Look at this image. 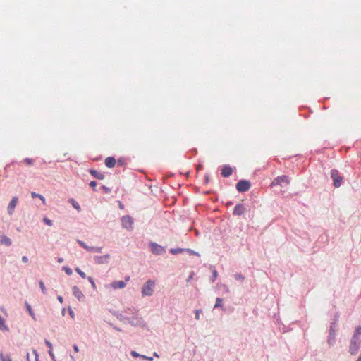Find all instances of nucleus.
<instances>
[{
  "label": "nucleus",
  "instance_id": "obj_5",
  "mask_svg": "<svg viewBox=\"0 0 361 361\" xmlns=\"http://www.w3.org/2000/svg\"><path fill=\"white\" fill-rule=\"evenodd\" d=\"M251 187V183L245 179L240 180L235 185L236 190L238 192L243 193L248 191Z\"/></svg>",
  "mask_w": 361,
  "mask_h": 361
},
{
  "label": "nucleus",
  "instance_id": "obj_43",
  "mask_svg": "<svg viewBox=\"0 0 361 361\" xmlns=\"http://www.w3.org/2000/svg\"><path fill=\"white\" fill-rule=\"evenodd\" d=\"M44 343L49 348V350H52L53 349L52 344H51V343L49 340L45 339L44 340Z\"/></svg>",
  "mask_w": 361,
  "mask_h": 361
},
{
  "label": "nucleus",
  "instance_id": "obj_54",
  "mask_svg": "<svg viewBox=\"0 0 361 361\" xmlns=\"http://www.w3.org/2000/svg\"><path fill=\"white\" fill-rule=\"evenodd\" d=\"M22 261H23V262H25V263L27 262H28V258H27V256H23V257H22Z\"/></svg>",
  "mask_w": 361,
  "mask_h": 361
},
{
  "label": "nucleus",
  "instance_id": "obj_1",
  "mask_svg": "<svg viewBox=\"0 0 361 361\" xmlns=\"http://www.w3.org/2000/svg\"><path fill=\"white\" fill-rule=\"evenodd\" d=\"M155 286V281L149 279L142 286L141 293L142 296H152L154 293V288Z\"/></svg>",
  "mask_w": 361,
  "mask_h": 361
},
{
  "label": "nucleus",
  "instance_id": "obj_23",
  "mask_svg": "<svg viewBox=\"0 0 361 361\" xmlns=\"http://www.w3.org/2000/svg\"><path fill=\"white\" fill-rule=\"evenodd\" d=\"M31 197H32V198L38 197V198H39L40 200H42V203H43L44 204H45V201H46V200H45V198H44V197L43 195H40V194H37V193H36L35 192H31Z\"/></svg>",
  "mask_w": 361,
  "mask_h": 361
},
{
  "label": "nucleus",
  "instance_id": "obj_19",
  "mask_svg": "<svg viewBox=\"0 0 361 361\" xmlns=\"http://www.w3.org/2000/svg\"><path fill=\"white\" fill-rule=\"evenodd\" d=\"M25 308L26 310H27L29 314L30 315V317L34 319V320H36V317H35V312L31 307V305L27 302L25 301Z\"/></svg>",
  "mask_w": 361,
  "mask_h": 361
},
{
  "label": "nucleus",
  "instance_id": "obj_53",
  "mask_svg": "<svg viewBox=\"0 0 361 361\" xmlns=\"http://www.w3.org/2000/svg\"><path fill=\"white\" fill-rule=\"evenodd\" d=\"M57 300H59V302L60 303H63V298L61 295L57 296Z\"/></svg>",
  "mask_w": 361,
  "mask_h": 361
},
{
  "label": "nucleus",
  "instance_id": "obj_2",
  "mask_svg": "<svg viewBox=\"0 0 361 361\" xmlns=\"http://www.w3.org/2000/svg\"><path fill=\"white\" fill-rule=\"evenodd\" d=\"M361 346V339L360 337L356 336V335H353L349 346V353L352 355H355L357 353L360 348Z\"/></svg>",
  "mask_w": 361,
  "mask_h": 361
},
{
  "label": "nucleus",
  "instance_id": "obj_55",
  "mask_svg": "<svg viewBox=\"0 0 361 361\" xmlns=\"http://www.w3.org/2000/svg\"><path fill=\"white\" fill-rule=\"evenodd\" d=\"M15 163H16V161H12L11 163H10V164H7V165L5 166V169H5V170H7V169L11 166V165H12V164H15Z\"/></svg>",
  "mask_w": 361,
  "mask_h": 361
},
{
  "label": "nucleus",
  "instance_id": "obj_38",
  "mask_svg": "<svg viewBox=\"0 0 361 361\" xmlns=\"http://www.w3.org/2000/svg\"><path fill=\"white\" fill-rule=\"evenodd\" d=\"M23 161H24L26 164L30 165V166L32 165V164H33V163H34V160H33L32 159H31V158H25V159L23 160Z\"/></svg>",
  "mask_w": 361,
  "mask_h": 361
},
{
  "label": "nucleus",
  "instance_id": "obj_32",
  "mask_svg": "<svg viewBox=\"0 0 361 361\" xmlns=\"http://www.w3.org/2000/svg\"><path fill=\"white\" fill-rule=\"evenodd\" d=\"M234 278L236 281H243L245 279V276L241 274L240 273H236L234 274Z\"/></svg>",
  "mask_w": 361,
  "mask_h": 361
},
{
  "label": "nucleus",
  "instance_id": "obj_27",
  "mask_svg": "<svg viewBox=\"0 0 361 361\" xmlns=\"http://www.w3.org/2000/svg\"><path fill=\"white\" fill-rule=\"evenodd\" d=\"M184 252H188L190 255L200 256V254L197 252H195L190 248H184Z\"/></svg>",
  "mask_w": 361,
  "mask_h": 361
},
{
  "label": "nucleus",
  "instance_id": "obj_45",
  "mask_svg": "<svg viewBox=\"0 0 361 361\" xmlns=\"http://www.w3.org/2000/svg\"><path fill=\"white\" fill-rule=\"evenodd\" d=\"M202 310L200 309V310H195V319H200V314L202 312Z\"/></svg>",
  "mask_w": 361,
  "mask_h": 361
},
{
  "label": "nucleus",
  "instance_id": "obj_58",
  "mask_svg": "<svg viewBox=\"0 0 361 361\" xmlns=\"http://www.w3.org/2000/svg\"><path fill=\"white\" fill-rule=\"evenodd\" d=\"M84 249L86 250L88 252H90L91 246H89V245H86V246L85 247Z\"/></svg>",
  "mask_w": 361,
  "mask_h": 361
},
{
  "label": "nucleus",
  "instance_id": "obj_26",
  "mask_svg": "<svg viewBox=\"0 0 361 361\" xmlns=\"http://www.w3.org/2000/svg\"><path fill=\"white\" fill-rule=\"evenodd\" d=\"M0 360L1 361H12L9 355H4L3 353H0Z\"/></svg>",
  "mask_w": 361,
  "mask_h": 361
},
{
  "label": "nucleus",
  "instance_id": "obj_6",
  "mask_svg": "<svg viewBox=\"0 0 361 361\" xmlns=\"http://www.w3.org/2000/svg\"><path fill=\"white\" fill-rule=\"evenodd\" d=\"M290 183V178L288 176L282 175L280 176H277L274 179L272 183H271V187H274L275 185H279L281 186H283L288 185Z\"/></svg>",
  "mask_w": 361,
  "mask_h": 361
},
{
  "label": "nucleus",
  "instance_id": "obj_12",
  "mask_svg": "<svg viewBox=\"0 0 361 361\" xmlns=\"http://www.w3.org/2000/svg\"><path fill=\"white\" fill-rule=\"evenodd\" d=\"M232 173L233 169L230 165L226 164L223 166V168L221 169V176L223 177L228 178L232 175Z\"/></svg>",
  "mask_w": 361,
  "mask_h": 361
},
{
  "label": "nucleus",
  "instance_id": "obj_29",
  "mask_svg": "<svg viewBox=\"0 0 361 361\" xmlns=\"http://www.w3.org/2000/svg\"><path fill=\"white\" fill-rule=\"evenodd\" d=\"M75 271L80 275V276L82 279H87V276L84 271H82L79 267H76L75 269Z\"/></svg>",
  "mask_w": 361,
  "mask_h": 361
},
{
  "label": "nucleus",
  "instance_id": "obj_60",
  "mask_svg": "<svg viewBox=\"0 0 361 361\" xmlns=\"http://www.w3.org/2000/svg\"><path fill=\"white\" fill-rule=\"evenodd\" d=\"M114 329H116V331H121V329H120L119 327L116 326H113Z\"/></svg>",
  "mask_w": 361,
  "mask_h": 361
},
{
  "label": "nucleus",
  "instance_id": "obj_7",
  "mask_svg": "<svg viewBox=\"0 0 361 361\" xmlns=\"http://www.w3.org/2000/svg\"><path fill=\"white\" fill-rule=\"evenodd\" d=\"M149 247L151 248V252L156 255H162L166 252V249L164 247L157 244V243L151 242L149 243Z\"/></svg>",
  "mask_w": 361,
  "mask_h": 361
},
{
  "label": "nucleus",
  "instance_id": "obj_42",
  "mask_svg": "<svg viewBox=\"0 0 361 361\" xmlns=\"http://www.w3.org/2000/svg\"><path fill=\"white\" fill-rule=\"evenodd\" d=\"M353 335H356V336H358L361 335V326H358L354 332Z\"/></svg>",
  "mask_w": 361,
  "mask_h": 361
},
{
  "label": "nucleus",
  "instance_id": "obj_22",
  "mask_svg": "<svg viewBox=\"0 0 361 361\" xmlns=\"http://www.w3.org/2000/svg\"><path fill=\"white\" fill-rule=\"evenodd\" d=\"M116 163L119 166H125L127 164V159L125 157H119Z\"/></svg>",
  "mask_w": 361,
  "mask_h": 361
},
{
  "label": "nucleus",
  "instance_id": "obj_46",
  "mask_svg": "<svg viewBox=\"0 0 361 361\" xmlns=\"http://www.w3.org/2000/svg\"><path fill=\"white\" fill-rule=\"evenodd\" d=\"M77 243H78V245H79L81 247H82V248H85V246H86V245H87L84 241H82V240H77Z\"/></svg>",
  "mask_w": 361,
  "mask_h": 361
},
{
  "label": "nucleus",
  "instance_id": "obj_14",
  "mask_svg": "<svg viewBox=\"0 0 361 361\" xmlns=\"http://www.w3.org/2000/svg\"><path fill=\"white\" fill-rule=\"evenodd\" d=\"M112 314L114 316H115L118 319H119L120 321L124 322V323H126L127 322V319H128V317L125 315L123 314V312H118V311H114L112 312Z\"/></svg>",
  "mask_w": 361,
  "mask_h": 361
},
{
  "label": "nucleus",
  "instance_id": "obj_49",
  "mask_svg": "<svg viewBox=\"0 0 361 361\" xmlns=\"http://www.w3.org/2000/svg\"><path fill=\"white\" fill-rule=\"evenodd\" d=\"M124 313L135 314L137 312L135 311H133V310H131V309L128 308V310H125Z\"/></svg>",
  "mask_w": 361,
  "mask_h": 361
},
{
  "label": "nucleus",
  "instance_id": "obj_64",
  "mask_svg": "<svg viewBox=\"0 0 361 361\" xmlns=\"http://www.w3.org/2000/svg\"><path fill=\"white\" fill-rule=\"evenodd\" d=\"M202 168V165H199L197 167V170L199 171V170H201Z\"/></svg>",
  "mask_w": 361,
  "mask_h": 361
},
{
  "label": "nucleus",
  "instance_id": "obj_57",
  "mask_svg": "<svg viewBox=\"0 0 361 361\" xmlns=\"http://www.w3.org/2000/svg\"><path fill=\"white\" fill-rule=\"evenodd\" d=\"M233 202L232 201H228L226 203V206L228 207L229 206H231L233 204Z\"/></svg>",
  "mask_w": 361,
  "mask_h": 361
},
{
  "label": "nucleus",
  "instance_id": "obj_52",
  "mask_svg": "<svg viewBox=\"0 0 361 361\" xmlns=\"http://www.w3.org/2000/svg\"><path fill=\"white\" fill-rule=\"evenodd\" d=\"M73 350H74L75 353H78V352H79L78 346L76 344H73Z\"/></svg>",
  "mask_w": 361,
  "mask_h": 361
},
{
  "label": "nucleus",
  "instance_id": "obj_63",
  "mask_svg": "<svg viewBox=\"0 0 361 361\" xmlns=\"http://www.w3.org/2000/svg\"><path fill=\"white\" fill-rule=\"evenodd\" d=\"M70 357H71V360H72V361H75V357H74V356H73V355H70Z\"/></svg>",
  "mask_w": 361,
  "mask_h": 361
},
{
  "label": "nucleus",
  "instance_id": "obj_16",
  "mask_svg": "<svg viewBox=\"0 0 361 361\" xmlns=\"http://www.w3.org/2000/svg\"><path fill=\"white\" fill-rule=\"evenodd\" d=\"M104 163L106 167L113 168L116 163V160L114 157L110 156L106 158Z\"/></svg>",
  "mask_w": 361,
  "mask_h": 361
},
{
  "label": "nucleus",
  "instance_id": "obj_56",
  "mask_svg": "<svg viewBox=\"0 0 361 361\" xmlns=\"http://www.w3.org/2000/svg\"><path fill=\"white\" fill-rule=\"evenodd\" d=\"M192 276H193V272H192L190 276L188 277L187 279V282H189L192 279Z\"/></svg>",
  "mask_w": 361,
  "mask_h": 361
},
{
  "label": "nucleus",
  "instance_id": "obj_13",
  "mask_svg": "<svg viewBox=\"0 0 361 361\" xmlns=\"http://www.w3.org/2000/svg\"><path fill=\"white\" fill-rule=\"evenodd\" d=\"M73 294L79 301H83L85 299L84 294L77 286L73 287Z\"/></svg>",
  "mask_w": 361,
  "mask_h": 361
},
{
  "label": "nucleus",
  "instance_id": "obj_11",
  "mask_svg": "<svg viewBox=\"0 0 361 361\" xmlns=\"http://www.w3.org/2000/svg\"><path fill=\"white\" fill-rule=\"evenodd\" d=\"M18 197L15 196V197H12V199H11V202H9L8 207H7V211L9 214H12L13 213L15 207L18 203Z\"/></svg>",
  "mask_w": 361,
  "mask_h": 361
},
{
  "label": "nucleus",
  "instance_id": "obj_62",
  "mask_svg": "<svg viewBox=\"0 0 361 361\" xmlns=\"http://www.w3.org/2000/svg\"><path fill=\"white\" fill-rule=\"evenodd\" d=\"M35 361H39V355L36 353Z\"/></svg>",
  "mask_w": 361,
  "mask_h": 361
},
{
  "label": "nucleus",
  "instance_id": "obj_9",
  "mask_svg": "<svg viewBox=\"0 0 361 361\" xmlns=\"http://www.w3.org/2000/svg\"><path fill=\"white\" fill-rule=\"evenodd\" d=\"M110 257L109 254H106L103 256H95L94 257V261L97 264H107L109 262Z\"/></svg>",
  "mask_w": 361,
  "mask_h": 361
},
{
  "label": "nucleus",
  "instance_id": "obj_15",
  "mask_svg": "<svg viewBox=\"0 0 361 361\" xmlns=\"http://www.w3.org/2000/svg\"><path fill=\"white\" fill-rule=\"evenodd\" d=\"M89 173L95 178L99 180H103L105 177L104 173L97 171L95 169H89Z\"/></svg>",
  "mask_w": 361,
  "mask_h": 361
},
{
  "label": "nucleus",
  "instance_id": "obj_28",
  "mask_svg": "<svg viewBox=\"0 0 361 361\" xmlns=\"http://www.w3.org/2000/svg\"><path fill=\"white\" fill-rule=\"evenodd\" d=\"M70 202L72 203L73 207L75 209H77L78 211H80L81 209L80 204L74 199H71Z\"/></svg>",
  "mask_w": 361,
  "mask_h": 361
},
{
  "label": "nucleus",
  "instance_id": "obj_17",
  "mask_svg": "<svg viewBox=\"0 0 361 361\" xmlns=\"http://www.w3.org/2000/svg\"><path fill=\"white\" fill-rule=\"evenodd\" d=\"M111 286L114 289H122L126 286V281H115L111 283Z\"/></svg>",
  "mask_w": 361,
  "mask_h": 361
},
{
  "label": "nucleus",
  "instance_id": "obj_8",
  "mask_svg": "<svg viewBox=\"0 0 361 361\" xmlns=\"http://www.w3.org/2000/svg\"><path fill=\"white\" fill-rule=\"evenodd\" d=\"M126 323H128L133 326H137L143 323V320L141 317H137V314L136 313L132 317H128V319H127Z\"/></svg>",
  "mask_w": 361,
  "mask_h": 361
},
{
  "label": "nucleus",
  "instance_id": "obj_10",
  "mask_svg": "<svg viewBox=\"0 0 361 361\" xmlns=\"http://www.w3.org/2000/svg\"><path fill=\"white\" fill-rule=\"evenodd\" d=\"M246 211V208L243 204L238 203L237 204L233 211V215L234 216H241Z\"/></svg>",
  "mask_w": 361,
  "mask_h": 361
},
{
  "label": "nucleus",
  "instance_id": "obj_33",
  "mask_svg": "<svg viewBox=\"0 0 361 361\" xmlns=\"http://www.w3.org/2000/svg\"><path fill=\"white\" fill-rule=\"evenodd\" d=\"M87 279L89 281V282L91 283V286H92V289L94 290H95L97 289V286H96V284H95V282H94L93 278L91 276H88Z\"/></svg>",
  "mask_w": 361,
  "mask_h": 361
},
{
  "label": "nucleus",
  "instance_id": "obj_36",
  "mask_svg": "<svg viewBox=\"0 0 361 361\" xmlns=\"http://www.w3.org/2000/svg\"><path fill=\"white\" fill-rule=\"evenodd\" d=\"M43 222L47 224V226H51L53 225V221L47 218V217H44L43 219Z\"/></svg>",
  "mask_w": 361,
  "mask_h": 361
},
{
  "label": "nucleus",
  "instance_id": "obj_50",
  "mask_svg": "<svg viewBox=\"0 0 361 361\" xmlns=\"http://www.w3.org/2000/svg\"><path fill=\"white\" fill-rule=\"evenodd\" d=\"M141 358H142L144 360H148V361H152L153 360V357H149V356H146V355H142Z\"/></svg>",
  "mask_w": 361,
  "mask_h": 361
},
{
  "label": "nucleus",
  "instance_id": "obj_20",
  "mask_svg": "<svg viewBox=\"0 0 361 361\" xmlns=\"http://www.w3.org/2000/svg\"><path fill=\"white\" fill-rule=\"evenodd\" d=\"M327 343L330 347L333 346L336 343V334L329 333Z\"/></svg>",
  "mask_w": 361,
  "mask_h": 361
},
{
  "label": "nucleus",
  "instance_id": "obj_44",
  "mask_svg": "<svg viewBox=\"0 0 361 361\" xmlns=\"http://www.w3.org/2000/svg\"><path fill=\"white\" fill-rule=\"evenodd\" d=\"M102 189L104 191L105 193H110L111 191V188L106 185H102Z\"/></svg>",
  "mask_w": 361,
  "mask_h": 361
},
{
  "label": "nucleus",
  "instance_id": "obj_59",
  "mask_svg": "<svg viewBox=\"0 0 361 361\" xmlns=\"http://www.w3.org/2000/svg\"><path fill=\"white\" fill-rule=\"evenodd\" d=\"M63 260H64V259H63V258H62V257H59V258L57 259V262H58L59 263H62V262H63Z\"/></svg>",
  "mask_w": 361,
  "mask_h": 361
},
{
  "label": "nucleus",
  "instance_id": "obj_48",
  "mask_svg": "<svg viewBox=\"0 0 361 361\" xmlns=\"http://www.w3.org/2000/svg\"><path fill=\"white\" fill-rule=\"evenodd\" d=\"M48 353H49V355H50L51 360L53 361H56V358H55V355L53 353V350H49Z\"/></svg>",
  "mask_w": 361,
  "mask_h": 361
},
{
  "label": "nucleus",
  "instance_id": "obj_39",
  "mask_svg": "<svg viewBox=\"0 0 361 361\" xmlns=\"http://www.w3.org/2000/svg\"><path fill=\"white\" fill-rule=\"evenodd\" d=\"M130 355L134 358H137V357H142V355L139 354L137 352H136L135 350H132L130 352Z\"/></svg>",
  "mask_w": 361,
  "mask_h": 361
},
{
  "label": "nucleus",
  "instance_id": "obj_34",
  "mask_svg": "<svg viewBox=\"0 0 361 361\" xmlns=\"http://www.w3.org/2000/svg\"><path fill=\"white\" fill-rule=\"evenodd\" d=\"M62 270H63L66 272V274L68 276H71L73 274L72 269L68 267L63 266L62 267Z\"/></svg>",
  "mask_w": 361,
  "mask_h": 361
},
{
  "label": "nucleus",
  "instance_id": "obj_37",
  "mask_svg": "<svg viewBox=\"0 0 361 361\" xmlns=\"http://www.w3.org/2000/svg\"><path fill=\"white\" fill-rule=\"evenodd\" d=\"M217 271L216 269H214L212 271V276H211V281L214 283L217 277Z\"/></svg>",
  "mask_w": 361,
  "mask_h": 361
},
{
  "label": "nucleus",
  "instance_id": "obj_3",
  "mask_svg": "<svg viewBox=\"0 0 361 361\" xmlns=\"http://www.w3.org/2000/svg\"><path fill=\"white\" fill-rule=\"evenodd\" d=\"M331 178L333 180V185L335 188H339L343 183V176L340 172L335 169L331 170L330 172Z\"/></svg>",
  "mask_w": 361,
  "mask_h": 361
},
{
  "label": "nucleus",
  "instance_id": "obj_41",
  "mask_svg": "<svg viewBox=\"0 0 361 361\" xmlns=\"http://www.w3.org/2000/svg\"><path fill=\"white\" fill-rule=\"evenodd\" d=\"M97 183L96 180H92L90 181L89 185L92 188V189L94 190V191H97V189H96V187H97Z\"/></svg>",
  "mask_w": 361,
  "mask_h": 361
},
{
  "label": "nucleus",
  "instance_id": "obj_51",
  "mask_svg": "<svg viewBox=\"0 0 361 361\" xmlns=\"http://www.w3.org/2000/svg\"><path fill=\"white\" fill-rule=\"evenodd\" d=\"M209 180V174H205L204 176V183H208Z\"/></svg>",
  "mask_w": 361,
  "mask_h": 361
},
{
  "label": "nucleus",
  "instance_id": "obj_47",
  "mask_svg": "<svg viewBox=\"0 0 361 361\" xmlns=\"http://www.w3.org/2000/svg\"><path fill=\"white\" fill-rule=\"evenodd\" d=\"M68 310L69 315L71 317V318L73 319L75 317V313H74L73 310H72V308L71 307H68Z\"/></svg>",
  "mask_w": 361,
  "mask_h": 361
},
{
  "label": "nucleus",
  "instance_id": "obj_30",
  "mask_svg": "<svg viewBox=\"0 0 361 361\" xmlns=\"http://www.w3.org/2000/svg\"><path fill=\"white\" fill-rule=\"evenodd\" d=\"M39 285L42 293L46 295L47 293V291L44 282L42 281H39Z\"/></svg>",
  "mask_w": 361,
  "mask_h": 361
},
{
  "label": "nucleus",
  "instance_id": "obj_40",
  "mask_svg": "<svg viewBox=\"0 0 361 361\" xmlns=\"http://www.w3.org/2000/svg\"><path fill=\"white\" fill-rule=\"evenodd\" d=\"M336 326V325H332V324H331L329 333L332 334H336V329L335 328Z\"/></svg>",
  "mask_w": 361,
  "mask_h": 361
},
{
  "label": "nucleus",
  "instance_id": "obj_21",
  "mask_svg": "<svg viewBox=\"0 0 361 361\" xmlns=\"http://www.w3.org/2000/svg\"><path fill=\"white\" fill-rule=\"evenodd\" d=\"M0 330L3 331H8L9 328L8 326L5 324V320L2 318V317L0 315Z\"/></svg>",
  "mask_w": 361,
  "mask_h": 361
},
{
  "label": "nucleus",
  "instance_id": "obj_4",
  "mask_svg": "<svg viewBox=\"0 0 361 361\" xmlns=\"http://www.w3.org/2000/svg\"><path fill=\"white\" fill-rule=\"evenodd\" d=\"M121 226L128 231H133L134 220L130 215L123 216L121 219Z\"/></svg>",
  "mask_w": 361,
  "mask_h": 361
},
{
  "label": "nucleus",
  "instance_id": "obj_61",
  "mask_svg": "<svg viewBox=\"0 0 361 361\" xmlns=\"http://www.w3.org/2000/svg\"><path fill=\"white\" fill-rule=\"evenodd\" d=\"M129 280H130V276H126L125 277V281H126V282H127V281H128Z\"/></svg>",
  "mask_w": 361,
  "mask_h": 361
},
{
  "label": "nucleus",
  "instance_id": "obj_24",
  "mask_svg": "<svg viewBox=\"0 0 361 361\" xmlns=\"http://www.w3.org/2000/svg\"><path fill=\"white\" fill-rule=\"evenodd\" d=\"M169 252L172 255H177V254H179V253L184 252V248H171L169 250Z\"/></svg>",
  "mask_w": 361,
  "mask_h": 361
},
{
  "label": "nucleus",
  "instance_id": "obj_31",
  "mask_svg": "<svg viewBox=\"0 0 361 361\" xmlns=\"http://www.w3.org/2000/svg\"><path fill=\"white\" fill-rule=\"evenodd\" d=\"M90 252H102V247H94L91 246Z\"/></svg>",
  "mask_w": 361,
  "mask_h": 361
},
{
  "label": "nucleus",
  "instance_id": "obj_35",
  "mask_svg": "<svg viewBox=\"0 0 361 361\" xmlns=\"http://www.w3.org/2000/svg\"><path fill=\"white\" fill-rule=\"evenodd\" d=\"M338 318H339V314L338 313H336L334 316V318H333V320L332 322H331V324H332V325H336L337 326V322L338 321Z\"/></svg>",
  "mask_w": 361,
  "mask_h": 361
},
{
  "label": "nucleus",
  "instance_id": "obj_25",
  "mask_svg": "<svg viewBox=\"0 0 361 361\" xmlns=\"http://www.w3.org/2000/svg\"><path fill=\"white\" fill-rule=\"evenodd\" d=\"M222 301H223L222 298H216V302H215V305L214 306V309H216V308H218V307H221V308L223 309Z\"/></svg>",
  "mask_w": 361,
  "mask_h": 361
},
{
  "label": "nucleus",
  "instance_id": "obj_18",
  "mask_svg": "<svg viewBox=\"0 0 361 361\" xmlns=\"http://www.w3.org/2000/svg\"><path fill=\"white\" fill-rule=\"evenodd\" d=\"M0 244L6 246H11L12 244L11 240L6 235H2L0 238Z\"/></svg>",
  "mask_w": 361,
  "mask_h": 361
}]
</instances>
